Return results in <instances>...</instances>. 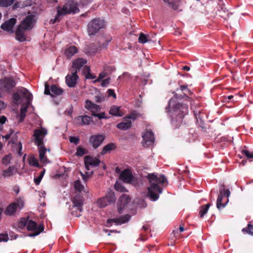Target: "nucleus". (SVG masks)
<instances>
[{"label":"nucleus","mask_w":253,"mask_h":253,"mask_svg":"<svg viewBox=\"0 0 253 253\" xmlns=\"http://www.w3.org/2000/svg\"><path fill=\"white\" fill-rule=\"evenodd\" d=\"M14 170V168L13 167H9L7 169L3 170L2 176L4 177L12 176L13 174Z\"/></svg>","instance_id":"38"},{"label":"nucleus","mask_w":253,"mask_h":253,"mask_svg":"<svg viewBox=\"0 0 253 253\" xmlns=\"http://www.w3.org/2000/svg\"><path fill=\"white\" fill-rule=\"evenodd\" d=\"M180 88L182 91H186L187 92H190V90L187 88V86L186 85H180Z\"/></svg>","instance_id":"62"},{"label":"nucleus","mask_w":253,"mask_h":253,"mask_svg":"<svg viewBox=\"0 0 253 253\" xmlns=\"http://www.w3.org/2000/svg\"><path fill=\"white\" fill-rule=\"evenodd\" d=\"M14 2V0H0V6L7 7L11 5Z\"/></svg>","instance_id":"46"},{"label":"nucleus","mask_w":253,"mask_h":253,"mask_svg":"<svg viewBox=\"0 0 253 253\" xmlns=\"http://www.w3.org/2000/svg\"><path fill=\"white\" fill-rule=\"evenodd\" d=\"M79 12L78 3L73 0L68 1L64 5V14H75Z\"/></svg>","instance_id":"14"},{"label":"nucleus","mask_w":253,"mask_h":253,"mask_svg":"<svg viewBox=\"0 0 253 253\" xmlns=\"http://www.w3.org/2000/svg\"><path fill=\"white\" fill-rule=\"evenodd\" d=\"M77 120L81 122L82 125H88L92 122V118L86 115L79 116Z\"/></svg>","instance_id":"31"},{"label":"nucleus","mask_w":253,"mask_h":253,"mask_svg":"<svg viewBox=\"0 0 253 253\" xmlns=\"http://www.w3.org/2000/svg\"><path fill=\"white\" fill-rule=\"evenodd\" d=\"M130 217V215L127 214L119 218L108 219L107 220V223L110 224L112 222H114L117 225H121L128 221Z\"/></svg>","instance_id":"19"},{"label":"nucleus","mask_w":253,"mask_h":253,"mask_svg":"<svg viewBox=\"0 0 253 253\" xmlns=\"http://www.w3.org/2000/svg\"><path fill=\"white\" fill-rule=\"evenodd\" d=\"M50 91L51 92V94L54 95L59 96L61 95L63 92V90L61 87H59L56 84H52L50 87L49 86Z\"/></svg>","instance_id":"32"},{"label":"nucleus","mask_w":253,"mask_h":253,"mask_svg":"<svg viewBox=\"0 0 253 253\" xmlns=\"http://www.w3.org/2000/svg\"><path fill=\"white\" fill-rule=\"evenodd\" d=\"M243 154H244L248 158H253V154L251 153L248 150L243 151Z\"/></svg>","instance_id":"53"},{"label":"nucleus","mask_w":253,"mask_h":253,"mask_svg":"<svg viewBox=\"0 0 253 253\" xmlns=\"http://www.w3.org/2000/svg\"><path fill=\"white\" fill-rule=\"evenodd\" d=\"M42 179L41 177H40L39 176H38L37 177L35 178H34V182H35V184L36 185H39Z\"/></svg>","instance_id":"61"},{"label":"nucleus","mask_w":253,"mask_h":253,"mask_svg":"<svg viewBox=\"0 0 253 253\" xmlns=\"http://www.w3.org/2000/svg\"><path fill=\"white\" fill-rule=\"evenodd\" d=\"M26 30H24L19 25L18 26L17 30L15 31V38L17 40L22 42L26 40V36L24 35V32Z\"/></svg>","instance_id":"24"},{"label":"nucleus","mask_w":253,"mask_h":253,"mask_svg":"<svg viewBox=\"0 0 253 253\" xmlns=\"http://www.w3.org/2000/svg\"><path fill=\"white\" fill-rule=\"evenodd\" d=\"M7 120V118L4 116H0V123L1 124H3L5 123L6 121Z\"/></svg>","instance_id":"64"},{"label":"nucleus","mask_w":253,"mask_h":253,"mask_svg":"<svg viewBox=\"0 0 253 253\" xmlns=\"http://www.w3.org/2000/svg\"><path fill=\"white\" fill-rule=\"evenodd\" d=\"M178 95L175 94L169 101V106L172 108L171 111V122L175 126H178L182 123L185 115L188 113V106L176 103Z\"/></svg>","instance_id":"1"},{"label":"nucleus","mask_w":253,"mask_h":253,"mask_svg":"<svg viewBox=\"0 0 253 253\" xmlns=\"http://www.w3.org/2000/svg\"><path fill=\"white\" fill-rule=\"evenodd\" d=\"M29 165L32 166H34L37 168L40 167L38 160L34 157L30 158L29 159Z\"/></svg>","instance_id":"48"},{"label":"nucleus","mask_w":253,"mask_h":253,"mask_svg":"<svg viewBox=\"0 0 253 253\" xmlns=\"http://www.w3.org/2000/svg\"><path fill=\"white\" fill-rule=\"evenodd\" d=\"M242 231L243 232H246L247 233L253 236V225L251 224H248L247 227L242 229Z\"/></svg>","instance_id":"42"},{"label":"nucleus","mask_w":253,"mask_h":253,"mask_svg":"<svg viewBox=\"0 0 253 253\" xmlns=\"http://www.w3.org/2000/svg\"><path fill=\"white\" fill-rule=\"evenodd\" d=\"M107 92H108V94L109 96H112L114 98H115L116 97V94L113 89H109L107 90Z\"/></svg>","instance_id":"54"},{"label":"nucleus","mask_w":253,"mask_h":253,"mask_svg":"<svg viewBox=\"0 0 253 253\" xmlns=\"http://www.w3.org/2000/svg\"><path fill=\"white\" fill-rule=\"evenodd\" d=\"M28 222V220L26 218H21L18 223V227L21 229L24 228L26 226H27Z\"/></svg>","instance_id":"47"},{"label":"nucleus","mask_w":253,"mask_h":253,"mask_svg":"<svg viewBox=\"0 0 253 253\" xmlns=\"http://www.w3.org/2000/svg\"><path fill=\"white\" fill-rule=\"evenodd\" d=\"M27 107H24V106H22L20 109V118H19V122H22L25 116H26V113L27 112Z\"/></svg>","instance_id":"43"},{"label":"nucleus","mask_w":253,"mask_h":253,"mask_svg":"<svg viewBox=\"0 0 253 253\" xmlns=\"http://www.w3.org/2000/svg\"><path fill=\"white\" fill-rule=\"evenodd\" d=\"M16 19L11 18L8 20L5 21L0 26L1 28L8 32L13 33V28L16 22Z\"/></svg>","instance_id":"17"},{"label":"nucleus","mask_w":253,"mask_h":253,"mask_svg":"<svg viewBox=\"0 0 253 253\" xmlns=\"http://www.w3.org/2000/svg\"><path fill=\"white\" fill-rule=\"evenodd\" d=\"M149 40L148 39V37L146 35L142 33H141L139 35V37L138 38V42L141 43H145L147 42H149Z\"/></svg>","instance_id":"44"},{"label":"nucleus","mask_w":253,"mask_h":253,"mask_svg":"<svg viewBox=\"0 0 253 253\" xmlns=\"http://www.w3.org/2000/svg\"><path fill=\"white\" fill-rule=\"evenodd\" d=\"M44 94L46 95H49L51 97L53 98V101L56 105H58L59 102L61 101L62 98L59 96L54 95L51 94L49 89V85L47 83L45 84L44 85Z\"/></svg>","instance_id":"23"},{"label":"nucleus","mask_w":253,"mask_h":253,"mask_svg":"<svg viewBox=\"0 0 253 253\" xmlns=\"http://www.w3.org/2000/svg\"><path fill=\"white\" fill-rule=\"evenodd\" d=\"M147 177L150 183V186L148 188V195L153 201H156L159 197V194L162 192V189L159 187L158 183H165L167 178L164 175L158 177L154 173L148 174Z\"/></svg>","instance_id":"2"},{"label":"nucleus","mask_w":253,"mask_h":253,"mask_svg":"<svg viewBox=\"0 0 253 253\" xmlns=\"http://www.w3.org/2000/svg\"><path fill=\"white\" fill-rule=\"evenodd\" d=\"M117 148L116 143H110L106 145L102 149L100 152L101 155H104L107 153H110L111 151L115 150Z\"/></svg>","instance_id":"28"},{"label":"nucleus","mask_w":253,"mask_h":253,"mask_svg":"<svg viewBox=\"0 0 253 253\" xmlns=\"http://www.w3.org/2000/svg\"><path fill=\"white\" fill-rule=\"evenodd\" d=\"M105 26V21L103 19L99 18L93 19L87 25V33L89 36H94Z\"/></svg>","instance_id":"5"},{"label":"nucleus","mask_w":253,"mask_h":253,"mask_svg":"<svg viewBox=\"0 0 253 253\" xmlns=\"http://www.w3.org/2000/svg\"><path fill=\"white\" fill-rule=\"evenodd\" d=\"M21 98H30L32 97V94L29 91V90L24 87H22L18 89Z\"/></svg>","instance_id":"34"},{"label":"nucleus","mask_w":253,"mask_h":253,"mask_svg":"<svg viewBox=\"0 0 253 253\" xmlns=\"http://www.w3.org/2000/svg\"><path fill=\"white\" fill-rule=\"evenodd\" d=\"M106 76V74L105 73H101L98 77V79L96 80L95 82H100L101 80H102L103 78H104Z\"/></svg>","instance_id":"57"},{"label":"nucleus","mask_w":253,"mask_h":253,"mask_svg":"<svg viewBox=\"0 0 253 253\" xmlns=\"http://www.w3.org/2000/svg\"><path fill=\"white\" fill-rule=\"evenodd\" d=\"M47 134V130L43 128L36 129L34 131L35 143L38 146L40 161L43 164L48 163L47 158L45 154L47 149L45 147L43 139Z\"/></svg>","instance_id":"3"},{"label":"nucleus","mask_w":253,"mask_h":253,"mask_svg":"<svg viewBox=\"0 0 253 253\" xmlns=\"http://www.w3.org/2000/svg\"><path fill=\"white\" fill-rule=\"evenodd\" d=\"M44 225L43 224H40L39 225H37V223L32 220H28L27 225V229L28 231H34L33 233H30L28 236L29 237H35L39 235L44 230Z\"/></svg>","instance_id":"9"},{"label":"nucleus","mask_w":253,"mask_h":253,"mask_svg":"<svg viewBox=\"0 0 253 253\" xmlns=\"http://www.w3.org/2000/svg\"><path fill=\"white\" fill-rule=\"evenodd\" d=\"M84 107L91 113L92 116L97 117L99 120L108 118V117L106 116V113L104 112L98 113L101 109L100 105L93 103L88 99L85 101Z\"/></svg>","instance_id":"7"},{"label":"nucleus","mask_w":253,"mask_h":253,"mask_svg":"<svg viewBox=\"0 0 253 253\" xmlns=\"http://www.w3.org/2000/svg\"><path fill=\"white\" fill-rule=\"evenodd\" d=\"M72 205L66 203V206L68 207L70 213L75 217H79L81 215V213L83 210V205L84 199L82 195L80 193H75L72 197Z\"/></svg>","instance_id":"4"},{"label":"nucleus","mask_w":253,"mask_h":253,"mask_svg":"<svg viewBox=\"0 0 253 253\" xmlns=\"http://www.w3.org/2000/svg\"><path fill=\"white\" fill-rule=\"evenodd\" d=\"M77 52L78 48L75 45L67 46L64 51V54L67 58L70 59Z\"/></svg>","instance_id":"25"},{"label":"nucleus","mask_w":253,"mask_h":253,"mask_svg":"<svg viewBox=\"0 0 253 253\" xmlns=\"http://www.w3.org/2000/svg\"><path fill=\"white\" fill-rule=\"evenodd\" d=\"M12 98L13 100V102L14 103L17 104L21 100V96L20 95V93L19 92L18 90H17V92L13 93L12 95Z\"/></svg>","instance_id":"45"},{"label":"nucleus","mask_w":253,"mask_h":253,"mask_svg":"<svg viewBox=\"0 0 253 253\" xmlns=\"http://www.w3.org/2000/svg\"><path fill=\"white\" fill-rule=\"evenodd\" d=\"M132 178L133 176L132 172L128 169H126L123 170L120 175V179L126 183H130Z\"/></svg>","instance_id":"18"},{"label":"nucleus","mask_w":253,"mask_h":253,"mask_svg":"<svg viewBox=\"0 0 253 253\" xmlns=\"http://www.w3.org/2000/svg\"><path fill=\"white\" fill-rule=\"evenodd\" d=\"M88 69V73L90 72V69L89 67L87 66H85L84 67L83 72L84 74L86 76V74H87V70Z\"/></svg>","instance_id":"58"},{"label":"nucleus","mask_w":253,"mask_h":253,"mask_svg":"<svg viewBox=\"0 0 253 253\" xmlns=\"http://www.w3.org/2000/svg\"><path fill=\"white\" fill-rule=\"evenodd\" d=\"M19 207V204L17 203H12L9 205L5 209L4 213L6 215L11 216L13 215Z\"/></svg>","instance_id":"20"},{"label":"nucleus","mask_w":253,"mask_h":253,"mask_svg":"<svg viewBox=\"0 0 253 253\" xmlns=\"http://www.w3.org/2000/svg\"><path fill=\"white\" fill-rule=\"evenodd\" d=\"M105 139V136L104 134L92 135L89 138V143L94 149H97L102 144Z\"/></svg>","instance_id":"13"},{"label":"nucleus","mask_w":253,"mask_h":253,"mask_svg":"<svg viewBox=\"0 0 253 253\" xmlns=\"http://www.w3.org/2000/svg\"><path fill=\"white\" fill-rule=\"evenodd\" d=\"M69 140L71 143L77 145L80 142V138L79 137L72 136L69 137Z\"/></svg>","instance_id":"51"},{"label":"nucleus","mask_w":253,"mask_h":253,"mask_svg":"<svg viewBox=\"0 0 253 253\" xmlns=\"http://www.w3.org/2000/svg\"><path fill=\"white\" fill-rule=\"evenodd\" d=\"M2 162L3 164L7 165L10 163V160L8 159V156H4L2 160Z\"/></svg>","instance_id":"55"},{"label":"nucleus","mask_w":253,"mask_h":253,"mask_svg":"<svg viewBox=\"0 0 253 253\" xmlns=\"http://www.w3.org/2000/svg\"><path fill=\"white\" fill-rule=\"evenodd\" d=\"M112 39L110 36H107L100 41L99 43L98 49L101 50L102 49H106L107 48L108 43L112 41Z\"/></svg>","instance_id":"27"},{"label":"nucleus","mask_w":253,"mask_h":253,"mask_svg":"<svg viewBox=\"0 0 253 253\" xmlns=\"http://www.w3.org/2000/svg\"><path fill=\"white\" fill-rule=\"evenodd\" d=\"M163 1L174 10H177L180 4L179 0H163Z\"/></svg>","instance_id":"30"},{"label":"nucleus","mask_w":253,"mask_h":253,"mask_svg":"<svg viewBox=\"0 0 253 253\" xmlns=\"http://www.w3.org/2000/svg\"><path fill=\"white\" fill-rule=\"evenodd\" d=\"M137 115L135 113L131 114L128 117H126L128 120L131 119L133 120L136 119Z\"/></svg>","instance_id":"63"},{"label":"nucleus","mask_w":253,"mask_h":253,"mask_svg":"<svg viewBox=\"0 0 253 253\" xmlns=\"http://www.w3.org/2000/svg\"><path fill=\"white\" fill-rule=\"evenodd\" d=\"M105 99V97L102 94H99L94 96V100L97 103H101Z\"/></svg>","instance_id":"50"},{"label":"nucleus","mask_w":253,"mask_h":253,"mask_svg":"<svg viewBox=\"0 0 253 253\" xmlns=\"http://www.w3.org/2000/svg\"><path fill=\"white\" fill-rule=\"evenodd\" d=\"M32 99H33V96L31 97V98H27L26 105H25V106H24V107H27V108L29 106V105L31 104Z\"/></svg>","instance_id":"60"},{"label":"nucleus","mask_w":253,"mask_h":253,"mask_svg":"<svg viewBox=\"0 0 253 253\" xmlns=\"http://www.w3.org/2000/svg\"><path fill=\"white\" fill-rule=\"evenodd\" d=\"M143 138L147 146L152 145L154 143V134L151 131H147L143 136Z\"/></svg>","instance_id":"22"},{"label":"nucleus","mask_w":253,"mask_h":253,"mask_svg":"<svg viewBox=\"0 0 253 253\" xmlns=\"http://www.w3.org/2000/svg\"><path fill=\"white\" fill-rule=\"evenodd\" d=\"M74 188L77 191L79 192L78 193L81 194V192L82 191L84 192H88L87 190H85L84 185L81 184V182L79 179L77 180L74 182Z\"/></svg>","instance_id":"36"},{"label":"nucleus","mask_w":253,"mask_h":253,"mask_svg":"<svg viewBox=\"0 0 253 253\" xmlns=\"http://www.w3.org/2000/svg\"><path fill=\"white\" fill-rule=\"evenodd\" d=\"M77 71H73L71 74H68L65 78V82L67 86L71 88L75 87L79 80Z\"/></svg>","instance_id":"12"},{"label":"nucleus","mask_w":253,"mask_h":253,"mask_svg":"<svg viewBox=\"0 0 253 253\" xmlns=\"http://www.w3.org/2000/svg\"><path fill=\"white\" fill-rule=\"evenodd\" d=\"M131 202V198L127 194H123L119 198L117 203L118 211L119 213H122L125 207Z\"/></svg>","instance_id":"15"},{"label":"nucleus","mask_w":253,"mask_h":253,"mask_svg":"<svg viewBox=\"0 0 253 253\" xmlns=\"http://www.w3.org/2000/svg\"><path fill=\"white\" fill-rule=\"evenodd\" d=\"M87 151L86 149L79 146L77 148L76 155L77 156H79V157H82L84 155L87 154Z\"/></svg>","instance_id":"40"},{"label":"nucleus","mask_w":253,"mask_h":253,"mask_svg":"<svg viewBox=\"0 0 253 253\" xmlns=\"http://www.w3.org/2000/svg\"><path fill=\"white\" fill-rule=\"evenodd\" d=\"M100 163V161L96 157L90 156H86L84 158V163L85 169L89 170L90 167H97Z\"/></svg>","instance_id":"16"},{"label":"nucleus","mask_w":253,"mask_h":253,"mask_svg":"<svg viewBox=\"0 0 253 253\" xmlns=\"http://www.w3.org/2000/svg\"><path fill=\"white\" fill-rule=\"evenodd\" d=\"M115 189L119 192H127L128 190L125 188L124 186H123L121 184L119 183H116L115 184Z\"/></svg>","instance_id":"49"},{"label":"nucleus","mask_w":253,"mask_h":253,"mask_svg":"<svg viewBox=\"0 0 253 253\" xmlns=\"http://www.w3.org/2000/svg\"><path fill=\"white\" fill-rule=\"evenodd\" d=\"M109 112L110 115L114 116L121 117L123 115V112L120 110V107L115 105L111 107Z\"/></svg>","instance_id":"29"},{"label":"nucleus","mask_w":253,"mask_h":253,"mask_svg":"<svg viewBox=\"0 0 253 253\" xmlns=\"http://www.w3.org/2000/svg\"><path fill=\"white\" fill-rule=\"evenodd\" d=\"M9 239L7 234H0V242H7Z\"/></svg>","instance_id":"52"},{"label":"nucleus","mask_w":253,"mask_h":253,"mask_svg":"<svg viewBox=\"0 0 253 253\" xmlns=\"http://www.w3.org/2000/svg\"><path fill=\"white\" fill-rule=\"evenodd\" d=\"M87 63V60L84 58H78L74 60L72 63L73 71H77L78 72L80 68L84 66Z\"/></svg>","instance_id":"21"},{"label":"nucleus","mask_w":253,"mask_h":253,"mask_svg":"<svg viewBox=\"0 0 253 253\" xmlns=\"http://www.w3.org/2000/svg\"><path fill=\"white\" fill-rule=\"evenodd\" d=\"M16 84L15 80L12 77H5L0 80V90L8 93L12 92Z\"/></svg>","instance_id":"8"},{"label":"nucleus","mask_w":253,"mask_h":253,"mask_svg":"<svg viewBox=\"0 0 253 253\" xmlns=\"http://www.w3.org/2000/svg\"><path fill=\"white\" fill-rule=\"evenodd\" d=\"M219 195L217 199L216 207L218 210L224 208L229 201L228 198L230 195L229 189H225L224 185H222L219 189Z\"/></svg>","instance_id":"6"},{"label":"nucleus","mask_w":253,"mask_h":253,"mask_svg":"<svg viewBox=\"0 0 253 253\" xmlns=\"http://www.w3.org/2000/svg\"><path fill=\"white\" fill-rule=\"evenodd\" d=\"M80 173H81V175L83 180L85 182H86L88 180L89 178L92 176L93 174V171H91L90 172H85L84 174L81 171L80 172Z\"/></svg>","instance_id":"41"},{"label":"nucleus","mask_w":253,"mask_h":253,"mask_svg":"<svg viewBox=\"0 0 253 253\" xmlns=\"http://www.w3.org/2000/svg\"><path fill=\"white\" fill-rule=\"evenodd\" d=\"M104 197L106 198L107 201H108L110 204L115 203L116 200L115 193L112 190H109Z\"/></svg>","instance_id":"35"},{"label":"nucleus","mask_w":253,"mask_h":253,"mask_svg":"<svg viewBox=\"0 0 253 253\" xmlns=\"http://www.w3.org/2000/svg\"><path fill=\"white\" fill-rule=\"evenodd\" d=\"M36 21L35 14L28 15L25 17L19 25L24 30H31L33 29Z\"/></svg>","instance_id":"11"},{"label":"nucleus","mask_w":253,"mask_h":253,"mask_svg":"<svg viewBox=\"0 0 253 253\" xmlns=\"http://www.w3.org/2000/svg\"><path fill=\"white\" fill-rule=\"evenodd\" d=\"M96 78V76L91 74L90 73H88V69L87 70V74H86L85 78L86 79H94Z\"/></svg>","instance_id":"56"},{"label":"nucleus","mask_w":253,"mask_h":253,"mask_svg":"<svg viewBox=\"0 0 253 253\" xmlns=\"http://www.w3.org/2000/svg\"><path fill=\"white\" fill-rule=\"evenodd\" d=\"M216 14L224 20L228 21L230 24L237 21V19L233 15V13H229L225 7H221L220 9H218L216 12Z\"/></svg>","instance_id":"10"},{"label":"nucleus","mask_w":253,"mask_h":253,"mask_svg":"<svg viewBox=\"0 0 253 253\" xmlns=\"http://www.w3.org/2000/svg\"><path fill=\"white\" fill-rule=\"evenodd\" d=\"M109 80H110L109 78L103 80L101 83V85L102 86H105L107 84H109Z\"/></svg>","instance_id":"59"},{"label":"nucleus","mask_w":253,"mask_h":253,"mask_svg":"<svg viewBox=\"0 0 253 253\" xmlns=\"http://www.w3.org/2000/svg\"><path fill=\"white\" fill-rule=\"evenodd\" d=\"M211 206L210 203H208L205 205H202L199 209V216L200 217L202 218L207 213L209 209Z\"/></svg>","instance_id":"37"},{"label":"nucleus","mask_w":253,"mask_h":253,"mask_svg":"<svg viewBox=\"0 0 253 253\" xmlns=\"http://www.w3.org/2000/svg\"><path fill=\"white\" fill-rule=\"evenodd\" d=\"M97 203L101 208L105 207L109 204H110L109 202L107 201L106 198H105L104 197L99 199L97 202Z\"/></svg>","instance_id":"39"},{"label":"nucleus","mask_w":253,"mask_h":253,"mask_svg":"<svg viewBox=\"0 0 253 253\" xmlns=\"http://www.w3.org/2000/svg\"><path fill=\"white\" fill-rule=\"evenodd\" d=\"M131 126V122L128 120L127 118H124L123 121L119 123L117 125V127L122 130H126Z\"/></svg>","instance_id":"26"},{"label":"nucleus","mask_w":253,"mask_h":253,"mask_svg":"<svg viewBox=\"0 0 253 253\" xmlns=\"http://www.w3.org/2000/svg\"><path fill=\"white\" fill-rule=\"evenodd\" d=\"M63 15V7H61L58 6L57 7V13L56 16L54 19H52L50 20V23L54 24L57 22L60 21L59 17Z\"/></svg>","instance_id":"33"}]
</instances>
